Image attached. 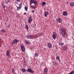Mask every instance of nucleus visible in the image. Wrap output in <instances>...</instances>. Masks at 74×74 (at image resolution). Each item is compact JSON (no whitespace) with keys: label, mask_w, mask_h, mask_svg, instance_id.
I'll list each match as a JSON object with an SVG mask.
<instances>
[{"label":"nucleus","mask_w":74,"mask_h":74,"mask_svg":"<svg viewBox=\"0 0 74 74\" xmlns=\"http://www.w3.org/2000/svg\"><path fill=\"white\" fill-rule=\"evenodd\" d=\"M38 53H36L34 54V56L35 57H38Z\"/></svg>","instance_id":"aec40b11"},{"label":"nucleus","mask_w":74,"mask_h":74,"mask_svg":"<svg viewBox=\"0 0 74 74\" xmlns=\"http://www.w3.org/2000/svg\"><path fill=\"white\" fill-rule=\"evenodd\" d=\"M42 34V33H41L40 34V35H41V34Z\"/></svg>","instance_id":"4c0bfd02"},{"label":"nucleus","mask_w":74,"mask_h":74,"mask_svg":"<svg viewBox=\"0 0 74 74\" xmlns=\"http://www.w3.org/2000/svg\"><path fill=\"white\" fill-rule=\"evenodd\" d=\"M1 31L2 33H4L5 32V31L4 30V29H1Z\"/></svg>","instance_id":"4be33fe9"},{"label":"nucleus","mask_w":74,"mask_h":74,"mask_svg":"<svg viewBox=\"0 0 74 74\" xmlns=\"http://www.w3.org/2000/svg\"><path fill=\"white\" fill-rule=\"evenodd\" d=\"M28 22L29 23H31L32 22V16H30L29 17Z\"/></svg>","instance_id":"423d86ee"},{"label":"nucleus","mask_w":74,"mask_h":74,"mask_svg":"<svg viewBox=\"0 0 74 74\" xmlns=\"http://www.w3.org/2000/svg\"><path fill=\"white\" fill-rule=\"evenodd\" d=\"M10 1V0H8V1H7L5 2V3H6L7 4L8 3H9Z\"/></svg>","instance_id":"c756f323"},{"label":"nucleus","mask_w":74,"mask_h":74,"mask_svg":"<svg viewBox=\"0 0 74 74\" xmlns=\"http://www.w3.org/2000/svg\"><path fill=\"white\" fill-rule=\"evenodd\" d=\"M52 46V45L51 43H49L47 44V47H48V48H51Z\"/></svg>","instance_id":"0eeeda50"},{"label":"nucleus","mask_w":74,"mask_h":74,"mask_svg":"<svg viewBox=\"0 0 74 74\" xmlns=\"http://www.w3.org/2000/svg\"><path fill=\"white\" fill-rule=\"evenodd\" d=\"M73 73H74V71H73L71 72L70 73L68 74H73Z\"/></svg>","instance_id":"a878e982"},{"label":"nucleus","mask_w":74,"mask_h":74,"mask_svg":"<svg viewBox=\"0 0 74 74\" xmlns=\"http://www.w3.org/2000/svg\"><path fill=\"white\" fill-rule=\"evenodd\" d=\"M21 48L22 49V51H23V52H25V47H24V45H21Z\"/></svg>","instance_id":"20e7f679"},{"label":"nucleus","mask_w":74,"mask_h":74,"mask_svg":"<svg viewBox=\"0 0 74 74\" xmlns=\"http://www.w3.org/2000/svg\"><path fill=\"white\" fill-rule=\"evenodd\" d=\"M27 72H28V73H32V74H33V73H34V71H33L31 68L28 69H27Z\"/></svg>","instance_id":"7ed1b4c3"},{"label":"nucleus","mask_w":74,"mask_h":74,"mask_svg":"<svg viewBox=\"0 0 74 74\" xmlns=\"http://www.w3.org/2000/svg\"><path fill=\"white\" fill-rule=\"evenodd\" d=\"M45 4H46V3L45 2H43L42 3V5H45Z\"/></svg>","instance_id":"393cba45"},{"label":"nucleus","mask_w":74,"mask_h":74,"mask_svg":"<svg viewBox=\"0 0 74 74\" xmlns=\"http://www.w3.org/2000/svg\"><path fill=\"white\" fill-rule=\"evenodd\" d=\"M70 6L71 7H74V3L73 2H71L70 3Z\"/></svg>","instance_id":"2eb2a0df"},{"label":"nucleus","mask_w":74,"mask_h":74,"mask_svg":"<svg viewBox=\"0 0 74 74\" xmlns=\"http://www.w3.org/2000/svg\"><path fill=\"white\" fill-rule=\"evenodd\" d=\"M25 9L26 11H27V7L26 6L25 7Z\"/></svg>","instance_id":"7c9ffc66"},{"label":"nucleus","mask_w":74,"mask_h":74,"mask_svg":"<svg viewBox=\"0 0 74 74\" xmlns=\"http://www.w3.org/2000/svg\"><path fill=\"white\" fill-rule=\"evenodd\" d=\"M62 15L64 16H67V12L66 11H64L62 13Z\"/></svg>","instance_id":"1a4fd4ad"},{"label":"nucleus","mask_w":74,"mask_h":74,"mask_svg":"<svg viewBox=\"0 0 74 74\" xmlns=\"http://www.w3.org/2000/svg\"><path fill=\"white\" fill-rule=\"evenodd\" d=\"M10 51L9 50L6 51V55L7 56H10Z\"/></svg>","instance_id":"ddd939ff"},{"label":"nucleus","mask_w":74,"mask_h":74,"mask_svg":"<svg viewBox=\"0 0 74 74\" xmlns=\"http://www.w3.org/2000/svg\"><path fill=\"white\" fill-rule=\"evenodd\" d=\"M20 1V0H16V1H17L18 2H19V1Z\"/></svg>","instance_id":"f704fd0d"},{"label":"nucleus","mask_w":74,"mask_h":74,"mask_svg":"<svg viewBox=\"0 0 74 74\" xmlns=\"http://www.w3.org/2000/svg\"><path fill=\"white\" fill-rule=\"evenodd\" d=\"M52 37L54 40H56V37H57V35L53 34Z\"/></svg>","instance_id":"6e6552de"},{"label":"nucleus","mask_w":74,"mask_h":74,"mask_svg":"<svg viewBox=\"0 0 74 74\" xmlns=\"http://www.w3.org/2000/svg\"><path fill=\"white\" fill-rule=\"evenodd\" d=\"M56 21L57 22H59V23H60V21H61V18H56Z\"/></svg>","instance_id":"9b49d317"},{"label":"nucleus","mask_w":74,"mask_h":74,"mask_svg":"<svg viewBox=\"0 0 74 74\" xmlns=\"http://www.w3.org/2000/svg\"><path fill=\"white\" fill-rule=\"evenodd\" d=\"M56 60H59L60 59V57L59 56H57L56 57Z\"/></svg>","instance_id":"412c9836"},{"label":"nucleus","mask_w":74,"mask_h":74,"mask_svg":"<svg viewBox=\"0 0 74 74\" xmlns=\"http://www.w3.org/2000/svg\"><path fill=\"white\" fill-rule=\"evenodd\" d=\"M32 12H33V13H34V11L33 10H32Z\"/></svg>","instance_id":"72a5a7b5"},{"label":"nucleus","mask_w":74,"mask_h":74,"mask_svg":"<svg viewBox=\"0 0 74 74\" xmlns=\"http://www.w3.org/2000/svg\"><path fill=\"white\" fill-rule=\"evenodd\" d=\"M17 11H19V10H21V7H17Z\"/></svg>","instance_id":"b1692460"},{"label":"nucleus","mask_w":74,"mask_h":74,"mask_svg":"<svg viewBox=\"0 0 74 74\" xmlns=\"http://www.w3.org/2000/svg\"><path fill=\"white\" fill-rule=\"evenodd\" d=\"M26 13L25 12V13H24V15H26Z\"/></svg>","instance_id":"c9c22d12"},{"label":"nucleus","mask_w":74,"mask_h":74,"mask_svg":"<svg viewBox=\"0 0 74 74\" xmlns=\"http://www.w3.org/2000/svg\"><path fill=\"white\" fill-rule=\"evenodd\" d=\"M49 14V13L48 12H45L44 13V16L45 17H47L48 15Z\"/></svg>","instance_id":"9d476101"},{"label":"nucleus","mask_w":74,"mask_h":74,"mask_svg":"<svg viewBox=\"0 0 74 74\" xmlns=\"http://www.w3.org/2000/svg\"><path fill=\"white\" fill-rule=\"evenodd\" d=\"M66 32L65 29L62 28L60 30V33L62 35V37H63L66 34Z\"/></svg>","instance_id":"f257e3e1"},{"label":"nucleus","mask_w":74,"mask_h":74,"mask_svg":"<svg viewBox=\"0 0 74 74\" xmlns=\"http://www.w3.org/2000/svg\"><path fill=\"white\" fill-rule=\"evenodd\" d=\"M26 44H27V45H28V44L29 43V42L27 41H26Z\"/></svg>","instance_id":"2f4dec72"},{"label":"nucleus","mask_w":74,"mask_h":74,"mask_svg":"<svg viewBox=\"0 0 74 74\" xmlns=\"http://www.w3.org/2000/svg\"><path fill=\"white\" fill-rule=\"evenodd\" d=\"M25 28L26 29H29V26L27 25H26L25 26Z\"/></svg>","instance_id":"5701e85b"},{"label":"nucleus","mask_w":74,"mask_h":74,"mask_svg":"<svg viewBox=\"0 0 74 74\" xmlns=\"http://www.w3.org/2000/svg\"><path fill=\"white\" fill-rule=\"evenodd\" d=\"M59 46H63L64 45V43L63 42H59Z\"/></svg>","instance_id":"f3484780"},{"label":"nucleus","mask_w":74,"mask_h":74,"mask_svg":"<svg viewBox=\"0 0 74 74\" xmlns=\"http://www.w3.org/2000/svg\"><path fill=\"white\" fill-rule=\"evenodd\" d=\"M31 4H33L34 3L35 5H36L37 4V2L36 1H34V0H30V1Z\"/></svg>","instance_id":"f03ea898"},{"label":"nucleus","mask_w":74,"mask_h":74,"mask_svg":"<svg viewBox=\"0 0 74 74\" xmlns=\"http://www.w3.org/2000/svg\"><path fill=\"white\" fill-rule=\"evenodd\" d=\"M22 3H20L19 4V7H22Z\"/></svg>","instance_id":"cd10ccee"},{"label":"nucleus","mask_w":74,"mask_h":74,"mask_svg":"<svg viewBox=\"0 0 74 74\" xmlns=\"http://www.w3.org/2000/svg\"><path fill=\"white\" fill-rule=\"evenodd\" d=\"M19 40L17 39H14L13 41V43L14 44H17Z\"/></svg>","instance_id":"39448f33"},{"label":"nucleus","mask_w":74,"mask_h":74,"mask_svg":"<svg viewBox=\"0 0 74 74\" xmlns=\"http://www.w3.org/2000/svg\"><path fill=\"white\" fill-rule=\"evenodd\" d=\"M47 73H48V71L47 70H46L45 69L44 71V74H47Z\"/></svg>","instance_id":"a211bd4d"},{"label":"nucleus","mask_w":74,"mask_h":74,"mask_svg":"<svg viewBox=\"0 0 74 74\" xmlns=\"http://www.w3.org/2000/svg\"><path fill=\"white\" fill-rule=\"evenodd\" d=\"M2 7H3V8H5V6L4 5V4L3 3H2Z\"/></svg>","instance_id":"bb28decb"},{"label":"nucleus","mask_w":74,"mask_h":74,"mask_svg":"<svg viewBox=\"0 0 74 74\" xmlns=\"http://www.w3.org/2000/svg\"><path fill=\"white\" fill-rule=\"evenodd\" d=\"M1 40V38H0V41Z\"/></svg>","instance_id":"58836bf2"},{"label":"nucleus","mask_w":74,"mask_h":74,"mask_svg":"<svg viewBox=\"0 0 74 74\" xmlns=\"http://www.w3.org/2000/svg\"><path fill=\"white\" fill-rule=\"evenodd\" d=\"M21 71L22 73H25L26 71V69H25L23 68V69H21Z\"/></svg>","instance_id":"dca6fc26"},{"label":"nucleus","mask_w":74,"mask_h":74,"mask_svg":"<svg viewBox=\"0 0 74 74\" xmlns=\"http://www.w3.org/2000/svg\"><path fill=\"white\" fill-rule=\"evenodd\" d=\"M31 6L33 9H36L37 8V7L34 6V5H32V4H31Z\"/></svg>","instance_id":"6ab92c4d"},{"label":"nucleus","mask_w":74,"mask_h":74,"mask_svg":"<svg viewBox=\"0 0 74 74\" xmlns=\"http://www.w3.org/2000/svg\"><path fill=\"white\" fill-rule=\"evenodd\" d=\"M12 71L13 74L14 73V72H15V71L13 69L12 70Z\"/></svg>","instance_id":"c85d7f7f"},{"label":"nucleus","mask_w":74,"mask_h":74,"mask_svg":"<svg viewBox=\"0 0 74 74\" xmlns=\"http://www.w3.org/2000/svg\"><path fill=\"white\" fill-rule=\"evenodd\" d=\"M33 36L32 35H28L27 36V38H29V39H32L33 38Z\"/></svg>","instance_id":"f8f14e48"},{"label":"nucleus","mask_w":74,"mask_h":74,"mask_svg":"<svg viewBox=\"0 0 74 74\" xmlns=\"http://www.w3.org/2000/svg\"><path fill=\"white\" fill-rule=\"evenodd\" d=\"M34 26H36V24H34Z\"/></svg>","instance_id":"e433bc0d"},{"label":"nucleus","mask_w":74,"mask_h":74,"mask_svg":"<svg viewBox=\"0 0 74 74\" xmlns=\"http://www.w3.org/2000/svg\"><path fill=\"white\" fill-rule=\"evenodd\" d=\"M16 16H17L18 17H19V15L18 14H17Z\"/></svg>","instance_id":"473e14b6"},{"label":"nucleus","mask_w":74,"mask_h":74,"mask_svg":"<svg viewBox=\"0 0 74 74\" xmlns=\"http://www.w3.org/2000/svg\"><path fill=\"white\" fill-rule=\"evenodd\" d=\"M62 48H63L64 50H67L68 49L67 47L66 46H64L62 47Z\"/></svg>","instance_id":"4468645a"}]
</instances>
